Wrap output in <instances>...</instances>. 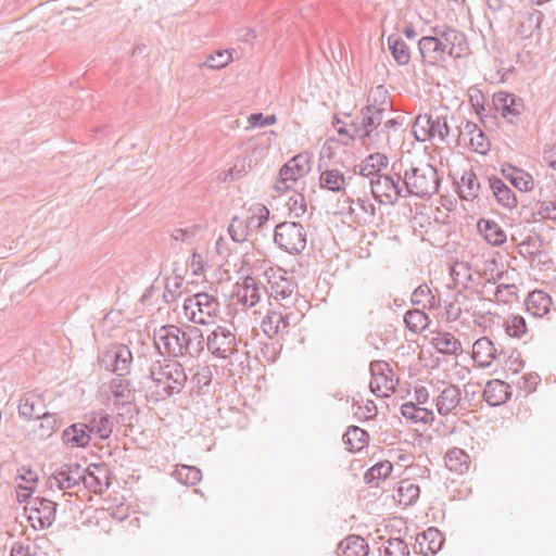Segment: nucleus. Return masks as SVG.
Returning <instances> with one entry per match:
<instances>
[{
  "label": "nucleus",
  "mask_w": 556,
  "mask_h": 556,
  "mask_svg": "<svg viewBox=\"0 0 556 556\" xmlns=\"http://www.w3.org/2000/svg\"><path fill=\"white\" fill-rule=\"evenodd\" d=\"M386 92L387 91L383 86H378L376 90L368 96L369 104H367L361 111V122L353 121L349 125L348 129L378 128L383 121L384 112L387 110L384 105L387 103L383 100L377 105V96L384 97Z\"/></svg>",
  "instance_id": "obj_6"
},
{
  "label": "nucleus",
  "mask_w": 556,
  "mask_h": 556,
  "mask_svg": "<svg viewBox=\"0 0 556 556\" xmlns=\"http://www.w3.org/2000/svg\"><path fill=\"white\" fill-rule=\"evenodd\" d=\"M85 477V468L77 463H62L50 473L47 486L50 490H67L80 484Z\"/></svg>",
  "instance_id": "obj_7"
},
{
  "label": "nucleus",
  "mask_w": 556,
  "mask_h": 556,
  "mask_svg": "<svg viewBox=\"0 0 556 556\" xmlns=\"http://www.w3.org/2000/svg\"><path fill=\"white\" fill-rule=\"evenodd\" d=\"M38 419H40V424L36 430V434L41 440L50 438L62 426V419L58 414L46 412Z\"/></svg>",
  "instance_id": "obj_42"
},
{
  "label": "nucleus",
  "mask_w": 556,
  "mask_h": 556,
  "mask_svg": "<svg viewBox=\"0 0 556 556\" xmlns=\"http://www.w3.org/2000/svg\"><path fill=\"white\" fill-rule=\"evenodd\" d=\"M392 469L393 466L390 462L378 463L365 472L364 479L371 486H378L379 481L389 477Z\"/></svg>",
  "instance_id": "obj_44"
},
{
  "label": "nucleus",
  "mask_w": 556,
  "mask_h": 556,
  "mask_svg": "<svg viewBox=\"0 0 556 556\" xmlns=\"http://www.w3.org/2000/svg\"><path fill=\"white\" fill-rule=\"evenodd\" d=\"M384 556H409L408 545L400 538H390L383 547Z\"/></svg>",
  "instance_id": "obj_56"
},
{
  "label": "nucleus",
  "mask_w": 556,
  "mask_h": 556,
  "mask_svg": "<svg viewBox=\"0 0 556 556\" xmlns=\"http://www.w3.org/2000/svg\"><path fill=\"white\" fill-rule=\"evenodd\" d=\"M231 60V54L228 51L217 50L211 53L201 66H206L212 70H219L226 66Z\"/></svg>",
  "instance_id": "obj_55"
},
{
  "label": "nucleus",
  "mask_w": 556,
  "mask_h": 556,
  "mask_svg": "<svg viewBox=\"0 0 556 556\" xmlns=\"http://www.w3.org/2000/svg\"><path fill=\"white\" fill-rule=\"evenodd\" d=\"M401 175H396V178L391 175L382 174L376 175L370 178V188L372 197L379 202L383 203V198L394 203L399 198H406L404 192V185L401 184Z\"/></svg>",
  "instance_id": "obj_9"
},
{
  "label": "nucleus",
  "mask_w": 556,
  "mask_h": 556,
  "mask_svg": "<svg viewBox=\"0 0 556 556\" xmlns=\"http://www.w3.org/2000/svg\"><path fill=\"white\" fill-rule=\"evenodd\" d=\"M115 405H126L134 400L131 382L123 377L113 378L109 383Z\"/></svg>",
  "instance_id": "obj_31"
},
{
  "label": "nucleus",
  "mask_w": 556,
  "mask_h": 556,
  "mask_svg": "<svg viewBox=\"0 0 556 556\" xmlns=\"http://www.w3.org/2000/svg\"><path fill=\"white\" fill-rule=\"evenodd\" d=\"M435 348L443 354H457L462 351L460 342L450 332H444L435 338Z\"/></svg>",
  "instance_id": "obj_47"
},
{
  "label": "nucleus",
  "mask_w": 556,
  "mask_h": 556,
  "mask_svg": "<svg viewBox=\"0 0 556 556\" xmlns=\"http://www.w3.org/2000/svg\"><path fill=\"white\" fill-rule=\"evenodd\" d=\"M238 296L240 299V302H242L244 305L249 307H253L260 302V286L253 277L248 276L244 278Z\"/></svg>",
  "instance_id": "obj_39"
},
{
  "label": "nucleus",
  "mask_w": 556,
  "mask_h": 556,
  "mask_svg": "<svg viewBox=\"0 0 556 556\" xmlns=\"http://www.w3.org/2000/svg\"><path fill=\"white\" fill-rule=\"evenodd\" d=\"M488 181L489 188L500 205L509 210L517 206L516 194L500 177H488Z\"/></svg>",
  "instance_id": "obj_20"
},
{
  "label": "nucleus",
  "mask_w": 556,
  "mask_h": 556,
  "mask_svg": "<svg viewBox=\"0 0 556 556\" xmlns=\"http://www.w3.org/2000/svg\"><path fill=\"white\" fill-rule=\"evenodd\" d=\"M544 20V14L536 10L532 9L521 15L520 24L518 27V34L523 38H531L534 35L540 37L541 35V24Z\"/></svg>",
  "instance_id": "obj_24"
},
{
  "label": "nucleus",
  "mask_w": 556,
  "mask_h": 556,
  "mask_svg": "<svg viewBox=\"0 0 556 556\" xmlns=\"http://www.w3.org/2000/svg\"><path fill=\"white\" fill-rule=\"evenodd\" d=\"M420 554L428 556L437 554L443 545V536L437 528H428L416 536Z\"/></svg>",
  "instance_id": "obj_22"
},
{
  "label": "nucleus",
  "mask_w": 556,
  "mask_h": 556,
  "mask_svg": "<svg viewBox=\"0 0 556 556\" xmlns=\"http://www.w3.org/2000/svg\"><path fill=\"white\" fill-rule=\"evenodd\" d=\"M352 176L345 177L338 169H327L320 174V187L331 192H341L352 180Z\"/></svg>",
  "instance_id": "obj_32"
},
{
  "label": "nucleus",
  "mask_w": 556,
  "mask_h": 556,
  "mask_svg": "<svg viewBox=\"0 0 556 556\" xmlns=\"http://www.w3.org/2000/svg\"><path fill=\"white\" fill-rule=\"evenodd\" d=\"M217 300L207 293L200 292L193 295V298L186 300L185 309L190 312V320L199 325H207L208 319L202 317L205 314L208 318H212L218 309Z\"/></svg>",
  "instance_id": "obj_13"
},
{
  "label": "nucleus",
  "mask_w": 556,
  "mask_h": 556,
  "mask_svg": "<svg viewBox=\"0 0 556 556\" xmlns=\"http://www.w3.org/2000/svg\"><path fill=\"white\" fill-rule=\"evenodd\" d=\"M290 213L295 217H301L306 212L307 205L303 194L296 193L289 199Z\"/></svg>",
  "instance_id": "obj_60"
},
{
  "label": "nucleus",
  "mask_w": 556,
  "mask_h": 556,
  "mask_svg": "<svg viewBox=\"0 0 556 556\" xmlns=\"http://www.w3.org/2000/svg\"><path fill=\"white\" fill-rule=\"evenodd\" d=\"M306 230L296 222H282L275 227L274 241L279 249L289 254H299L307 243Z\"/></svg>",
  "instance_id": "obj_5"
},
{
  "label": "nucleus",
  "mask_w": 556,
  "mask_h": 556,
  "mask_svg": "<svg viewBox=\"0 0 556 556\" xmlns=\"http://www.w3.org/2000/svg\"><path fill=\"white\" fill-rule=\"evenodd\" d=\"M277 122V117L274 114L264 115L263 113H252L249 116V123L252 127H265L274 125Z\"/></svg>",
  "instance_id": "obj_62"
},
{
  "label": "nucleus",
  "mask_w": 556,
  "mask_h": 556,
  "mask_svg": "<svg viewBox=\"0 0 556 556\" xmlns=\"http://www.w3.org/2000/svg\"><path fill=\"white\" fill-rule=\"evenodd\" d=\"M11 556H38V554L29 545L16 544L12 547Z\"/></svg>",
  "instance_id": "obj_64"
},
{
  "label": "nucleus",
  "mask_w": 556,
  "mask_h": 556,
  "mask_svg": "<svg viewBox=\"0 0 556 556\" xmlns=\"http://www.w3.org/2000/svg\"><path fill=\"white\" fill-rule=\"evenodd\" d=\"M100 362L117 377H125L130 372L132 353L126 344H113L103 352Z\"/></svg>",
  "instance_id": "obj_10"
},
{
  "label": "nucleus",
  "mask_w": 556,
  "mask_h": 556,
  "mask_svg": "<svg viewBox=\"0 0 556 556\" xmlns=\"http://www.w3.org/2000/svg\"><path fill=\"white\" fill-rule=\"evenodd\" d=\"M207 350L217 358H228L237 352V339L230 327L217 326L206 339Z\"/></svg>",
  "instance_id": "obj_11"
},
{
  "label": "nucleus",
  "mask_w": 556,
  "mask_h": 556,
  "mask_svg": "<svg viewBox=\"0 0 556 556\" xmlns=\"http://www.w3.org/2000/svg\"><path fill=\"white\" fill-rule=\"evenodd\" d=\"M397 493L401 501H404L407 505H412L418 500L420 489L419 485L412 483L408 480H403L400 482Z\"/></svg>",
  "instance_id": "obj_50"
},
{
  "label": "nucleus",
  "mask_w": 556,
  "mask_h": 556,
  "mask_svg": "<svg viewBox=\"0 0 556 556\" xmlns=\"http://www.w3.org/2000/svg\"><path fill=\"white\" fill-rule=\"evenodd\" d=\"M250 227L248 223L242 222L239 217L235 216L228 227L230 238L238 243L244 242L249 235Z\"/></svg>",
  "instance_id": "obj_53"
},
{
  "label": "nucleus",
  "mask_w": 556,
  "mask_h": 556,
  "mask_svg": "<svg viewBox=\"0 0 556 556\" xmlns=\"http://www.w3.org/2000/svg\"><path fill=\"white\" fill-rule=\"evenodd\" d=\"M505 331L509 337L520 338L527 331L526 319L520 315H510L505 321Z\"/></svg>",
  "instance_id": "obj_52"
},
{
  "label": "nucleus",
  "mask_w": 556,
  "mask_h": 556,
  "mask_svg": "<svg viewBox=\"0 0 556 556\" xmlns=\"http://www.w3.org/2000/svg\"><path fill=\"white\" fill-rule=\"evenodd\" d=\"M368 440V432L357 426H350L343 435L344 443L352 452L362 451L366 446Z\"/></svg>",
  "instance_id": "obj_41"
},
{
  "label": "nucleus",
  "mask_w": 556,
  "mask_h": 556,
  "mask_svg": "<svg viewBox=\"0 0 556 556\" xmlns=\"http://www.w3.org/2000/svg\"><path fill=\"white\" fill-rule=\"evenodd\" d=\"M467 146L471 151L484 155L490 151L491 143L484 131L480 129L476 134H471Z\"/></svg>",
  "instance_id": "obj_54"
},
{
  "label": "nucleus",
  "mask_w": 556,
  "mask_h": 556,
  "mask_svg": "<svg viewBox=\"0 0 556 556\" xmlns=\"http://www.w3.org/2000/svg\"><path fill=\"white\" fill-rule=\"evenodd\" d=\"M457 128L458 136L455 138V140L458 142L465 141L466 144L469 141L471 134H476L481 129L476 123L470 121H463L460 125L457 126Z\"/></svg>",
  "instance_id": "obj_58"
},
{
  "label": "nucleus",
  "mask_w": 556,
  "mask_h": 556,
  "mask_svg": "<svg viewBox=\"0 0 556 556\" xmlns=\"http://www.w3.org/2000/svg\"><path fill=\"white\" fill-rule=\"evenodd\" d=\"M174 476L179 483L186 485H195L202 479V472L199 468L187 465L177 468Z\"/></svg>",
  "instance_id": "obj_46"
},
{
  "label": "nucleus",
  "mask_w": 556,
  "mask_h": 556,
  "mask_svg": "<svg viewBox=\"0 0 556 556\" xmlns=\"http://www.w3.org/2000/svg\"><path fill=\"white\" fill-rule=\"evenodd\" d=\"M482 395L490 406L502 405L510 397L509 386L501 380H490Z\"/></svg>",
  "instance_id": "obj_27"
},
{
  "label": "nucleus",
  "mask_w": 556,
  "mask_h": 556,
  "mask_svg": "<svg viewBox=\"0 0 556 556\" xmlns=\"http://www.w3.org/2000/svg\"><path fill=\"white\" fill-rule=\"evenodd\" d=\"M338 134L340 136H344L345 140L343 144L349 146L355 139H358L361 144L365 147L367 150L370 149H379L380 143L382 141L381 135L383 130H379L378 128H367V129H348V128H338Z\"/></svg>",
  "instance_id": "obj_18"
},
{
  "label": "nucleus",
  "mask_w": 556,
  "mask_h": 556,
  "mask_svg": "<svg viewBox=\"0 0 556 556\" xmlns=\"http://www.w3.org/2000/svg\"><path fill=\"white\" fill-rule=\"evenodd\" d=\"M433 33L439 35L445 55L458 59L467 51V38L462 31L450 27H435Z\"/></svg>",
  "instance_id": "obj_16"
},
{
  "label": "nucleus",
  "mask_w": 556,
  "mask_h": 556,
  "mask_svg": "<svg viewBox=\"0 0 556 556\" xmlns=\"http://www.w3.org/2000/svg\"><path fill=\"white\" fill-rule=\"evenodd\" d=\"M413 134L420 142L438 139L441 143L450 144L456 138L451 132L447 114L440 111L418 114L413 125Z\"/></svg>",
  "instance_id": "obj_3"
},
{
  "label": "nucleus",
  "mask_w": 556,
  "mask_h": 556,
  "mask_svg": "<svg viewBox=\"0 0 556 556\" xmlns=\"http://www.w3.org/2000/svg\"><path fill=\"white\" fill-rule=\"evenodd\" d=\"M426 299H432V291L426 283H424L413 291L410 302L413 305H421L422 308H426Z\"/></svg>",
  "instance_id": "obj_57"
},
{
  "label": "nucleus",
  "mask_w": 556,
  "mask_h": 556,
  "mask_svg": "<svg viewBox=\"0 0 556 556\" xmlns=\"http://www.w3.org/2000/svg\"><path fill=\"white\" fill-rule=\"evenodd\" d=\"M517 293V287L515 285H498L495 289L494 296L497 302L508 303Z\"/></svg>",
  "instance_id": "obj_61"
},
{
  "label": "nucleus",
  "mask_w": 556,
  "mask_h": 556,
  "mask_svg": "<svg viewBox=\"0 0 556 556\" xmlns=\"http://www.w3.org/2000/svg\"><path fill=\"white\" fill-rule=\"evenodd\" d=\"M478 230L491 245L500 247L506 242V232L493 219L481 218L478 222Z\"/></svg>",
  "instance_id": "obj_29"
},
{
  "label": "nucleus",
  "mask_w": 556,
  "mask_h": 556,
  "mask_svg": "<svg viewBox=\"0 0 556 556\" xmlns=\"http://www.w3.org/2000/svg\"><path fill=\"white\" fill-rule=\"evenodd\" d=\"M403 185L406 198L408 195L431 197L439 191L440 178L438 170L430 163L412 166L404 173Z\"/></svg>",
  "instance_id": "obj_4"
},
{
  "label": "nucleus",
  "mask_w": 556,
  "mask_h": 556,
  "mask_svg": "<svg viewBox=\"0 0 556 556\" xmlns=\"http://www.w3.org/2000/svg\"><path fill=\"white\" fill-rule=\"evenodd\" d=\"M350 210L354 213L356 208L362 212L361 219L364 223H371L376 215V206L366 199L351 200Z\"/></svg>",
  "instance_id": "obj_49"
},
{
  "label": "nucleus",
  "mask_w": 556,
  "mask_h": 556,
  "mask_svg": "<svg viewBox=\"0 0 556 556\" xmlns=\"http://www.w3.org/2000/svg\"><path fill=\"white\" fill-rule=\"evenodd\" d=\"M289 318V314H274L273 316L267 317V320L263 321L264 332L271 336L270 332L276 334L280 331H287L290 325Z\"/></svg>",
  "instance_id": "obj_48"
},
{
  "label": "nucleus",
  "mask_w": 556,
  "mask_h": 556,
  "mask_svg": "<svg viewBox=\"0 0 556 556\" xmlns=\"http://www.w3.org/2000/svg\"><path fill=\"white\" fill-rule=\"evenodd\" d=\"M389 159L383 153H371L367 155L359 165L354 167V174L363 177L381 175L380 172L388 167Z\"/></svg>",
  "instance_id": "obj_21"
},
{
  "label": "nucleus",
  "mask_w": 556,
  "mask_h": 556,
  "mask_svg": "<svg viewBox=\"0 0 556 556\" xmlns=\"http://www.w3.org/2000/svg\"><path fill=\"white\" fill-rule=\"evenodd\" d=\"M309 172V159L307 155L298 154L286 163L279 170L275 189L278 192H283L291 189L289 182H295L299 178L303 177Z\"/></svg>",
  "instance_id": "obj_12"
},
{
  "label": "nucleus",
  "mask_w": 556,
  "mask_h": 556,
  "mask_svg": "<svg viewBox=\"0 0 556 556\" xmlns=\"http://www.w3.org/2000/svg\"><path fill=\"white\" fill-rule=\"evenodd\" d=\"M460 298L465 299V295L462 292L455 294L454 301L445 303V309L447 314V318L452 320H456L459 318L462 314V308L458 304H460Z\"/></svg>",
  "instance_id": "obj_63"
},
{
  "label": "nucleus",
  "mask_w": 556,
  "mask_h": 556,
  "mask_svg": "<svg viewBox=\"0 0 556 556\" xmlns=\"http://www.w3.org/2000/svg\"><path fill=\"white\" fill-rule=\"evenodd\" d=\"M462 405V391L455 384L446 386L435 400L437 410L441 416H447Z\"/></svg>",
  "instance_id": "obj_19"
},
{
  "label": "nucleus",
  "mask_w": 556,
  "mask_h": 556,
  "mask_svg": "<svg viewBox=\"0 0 556 556\" xmlns=\"http://www.w3.org/2000/svg\"><path fill=\"white\" fill-rule=\"evenodd\" d=\"M387 42L394 61L401 66L407 65L410 61V50L406 42L395 34L390 35Z\"/></svg>",
  "instance_id": "obj_38"
},
{
  "label": "nucleus",
  "mask_w": 556,
  "mask_h": 556,
  "mask_svg": "<svg viewBox=\"0 0 556 556\" xmlns=\"http://www.w3.org/2000/svg\"><path fill=\"white\" fill-rule=\"evenodd\" d=\"M249 213L250 216L248 217L247 223L251 230L262 228L270 215L268 207L262 203H255L251 205Z\"/></svg>",
  "instance_id": "obj_43"
},
{
  "label": "nucleus",
  "mask_w": 556,
  "mask_h": 556,
  "mask_svg": "<svg viewBox=\"0 0 556 556\" xmlns=\"http://www.w3.org/2000/svg\"><path fill=\"white\" fill-rule=\"evenodd\" d=\"M536 215L542 219L552 220L556 224V201H542L538 205Z\"/></svg>",
  "instance_id": "obj_59"
},
{
  "label": "nucleus",
  "mask_w": 556,
  "mask_h": 556,
  "mask_svg": "<svg viewBox=\"0 0 556 556\" xmlns=\"http://www.w3.org/2000/svg\"><path fill=\"white\" fill-rule=\"evenodd\" d=\"M418 51L425 64L435 66L445 61L444 48L439 35L424 36L418 40Z\"/></svg>",
  "instance_id": "obj_17"
},
{
  "label": "nucleus",
  "mask_w": 556,
  "mask_h": 556,
  "mask_svg": "<svg viewBox=\"0 0 556 556\" xmlns=\"http://www.w3.org/2000/svg\"><path fill=\"white\" fill-rule=\"evenodd\" d=\"M481 189L480 181L472 170H465L458 182V194L460 199L472 201L479 195Z\"/></svg>",
  "instance_id": "obj_33"
},
{
  "label": "nucleus",
  "mask_w": 556,
  "mask_h": 556,
  "mask_svg": "<svg viewBox=\"0 0 556 556\" xmlns=\"http://www.w3.org/2000/svg\"><path fill=\"white\" fill-rule=\"evenodd\" d=\"M153 340L159 352L172 358H198L205 344L203 332L197 326L180 328L176 325H165L154 332Z\"/></svg>",
  "instance_id": "obj_1"
},
{
  "label": "nucleus",
  "mask_w": 556,
  "mask_h": 556,
  "mask_svg": "<svg viewBox=\"0 0 556 556\" xmlns=\"http://www.w3.org/2000/svg\"><path fill=\"white\" fill-rule=\"evenodd\" d=\"M339 556H367L368 544L364 538L351 534L338 544Z\"/></svg>",
  "instance_id": "obj_30"
},
{
  "label": "nucleus",
  "mask_w": 556,
  "mask_h": 556,
  "mask_svg": "<svg viewBox=\"0 0 556 556\" xmlns=\"http://www.w3.org/2000/svg\"><path fill=\"white\" fill-rule=\"evenodd\" d=\"M444 460L446 468L458 475H463L469 469L470 457L462 448L453 447L448 450L445 454Z\"/></svg>",
  "instance_id": "obj_35"
},
{
  "label": "nucleus",
  "mask_w": 556,
  "mask_h": 556,
  "mask_svg": "<svg viewBox=\"0 0 556 556\" xmlns=\"http://www.w3.org/2000/svg\"><path fill=\"white\" fill-rule=\"evenodd\" d=\"M80 483L94 493H102L110 485L108 481L103 483L101 477L96 473L94 470H90V468H85V477L81 479Z\"/></svg>",
  "instance_id": "obj_51"
},
{
  "label": "nucleus",
  "mask_w": 556,
  "mask_h": 556,
  "mask_svg": "<svg viewBox=\"0 0 556 556\" xmlns=\"http://www.w3.org/2000/svg\"><path fill=\"white\" fill-rule=\"evenodd\" d=\"M552 303L551 296L541 290L529 293L526 299L527 311L533 316H543L548 313Z\"/></svg>",
  "instance_id": "obj_36"
},
{
  "label": "nucleus",
  "mask_w": 556,
  "mask_h": 556,
  "mask_svg": "<svg viewBox=\"0 0 556 556\" xmlns=\"http://www.w3.org/2000/svg\"><path fill=\"white\" fill-rule=\"evenodd\" d=\"M86 424L89 428L90 434H94L101 440H108L112 434V418L103 410L92 413Z\"/></svg>",
  "instance_id": "obj_25"
},
{
  "label": "nucleus",
  "mask_w": 556,
  "mask_h": 556,
  "mask_svg": "<svg viewBox=\"0 0 556 556\" xmlns=\"http://www.w3.org/2000/svg\"><path fill=\"white\" fill-rule=\"evenodd\" d=\"M496 352L493 342L486 337L476 340L472 345V358L482 368L492 364L496 357Z\"/></svg>",
  "instance_id": "obj_26"
},
{
  "label": "nucleus",
  "mask_w": 556,
  "mask_h": 556,
  "mask_svg": "<svg viewBox=\"0 0 556 556\" xmlns=\"http://www.w3.org/2000/svg\"><path fill=\"white\" fill-rule=\"evenodd\" d=\"M58 504L46 497L37 496L28 501L25 511L34 529H47L55 520Z\"/></svg>",
  "instance_id": "obj_8"
},
{
  "label": "nucleus",
  "mask_w": 556,
  "mask_h": 556,
  "mask_svg": "<svg viewBox=\"0 0 556 556\" xmlns=\"http://www.w3.org/2000/svg\"><path fill=\"white\" fill-rule=\"evenodd\" d=\"M266 292L269 298L279 302L286 308L292 306L296 299L292 283L281 274V270L274 271L268 276Z\"/></svg>",
  "instance_id": "obj_14"
},
{
  "label": "nucleus",
  "mask_w": 556,
  "mask_h": 556,
  "mask_svg": "<svg viewBox=\"0 0 556 556\" xmlns=\"http://www.w3.org/2000/svg\"><path fill=\"white\" fill-rule=\"evenodd\" d=\"M502 174L519 191L527 192L533 189L532 176L513 165L503 166Z\"/></svg>",
  "instance_id": "obj_34"
},
{
  "label": "nucleus",
  "mask_w": 556,
  "mask_h": 556,
  "mask_svg": "<svg viewBox=\"0 0 556 556\" xmlns=\"http://www.w3.org/2000/svg\"><path fill=\"white\" fill-rule=\"evenodd\" d=\"M369 369H370L371 376L374 377V379L370 381V389L374 393H376L377 390H380V387H381L380 382H379L378 378H376V376H380V378L383 380V387L386 388V390L393 391L395 389L393 379L389 378L384 374L386 370L391 372V370L389 368V364L387 362L374 361L370 363Z\"/></svg>",
  "instance_id": "obj_37"
},
{
  "label": "nucleus",
  "mask_w": 556,
  "mask_h": 556,
  "mask_svg": "<svg viewBox=\"0 0 556 556\" xmlns=\"http://www.w3.org/2000/svg\"><path fill=\"white\" fill-rule=\"evenodd\" d=\"M401 414L415 424H430L434 420V414L431 409L417 406L414 402H406L401 406Z\"/></svg>",
  "instance_id": "obj_40"
},
{
  "label": "nucleus",
  "mask_w": 556,
  "mask_h": 556,
  "mask_svg": "<svg viewBox=\"0 0 556 556\" xmlns=\"http://www.w3.org/2000/svg\"><path fill=\"white\" fill-rule=\"evenodd\" d=\"M62 440L72 447H85L91 440V434L86 422H77L68 426L62 433Z\"/></svg>",
  "instance_id": "obj_23"
},
{
  "label": "nucleus",
  "mask_w": 556,
  "mask_h": 556,
  "mask_svg": "<svg viewBox=\"0 0 556 556\" xmlns=\"http://www.w3.org/2000/svg\"><path fill=\"white\" fill-rule=\"evenodd\" d=\"M404 321L410 331L418 333L427 328L429 317L424 311L413 309L405 314Z\"/></svg>",
  "instance_id": "obj_45"
},
{
  "label": "nucleus",
  "mask_w": 556,
  "mask_h": 556,
  "mask_svg": "<svg viewBox=\"0 0 556 556\" xmlns=\"http://www.w3.org/2000/svg\"><path fill=\"white\" fill-rule=\"evenodd\" d=\"M494 109L509 123L516 124L517 118L525 110L521 98L507 91H497L492 97Z\"/></svg>",
  "instance_id": "obj_15"
},
{
  "label": "nucleus",
  "mask_w": 556,
  "mask_h": 556,
  "mask_svg": "<svg viewBox=\"0 0 556 556\" xmlns=\"http://www.w3.org/2000/svg\"><path fill=\"white\" fill-rule=\"evenodd\" d=\"M43 409V401L38 394L26 393L20 401L18 414L25 419H38L46 413Z\"/></svg>",
  "instance_id": "obj_28"
},
{
  "label": "nucleus",
  "mask_w": 556,
  "mask_h": 556,
  "mask_svg": "<svg viewBox=\"0 0 556 556\" xmlns=\"http://www.w3.org/2000/svg\"><path fill=\"white\" fill-rule=\"evenodd\" d=\"M148 401L157 403L179 394L188 381L185 367L176 359L155 362L144 378Z\"/></svg>",
  "instance_id": "obj_2"
}]
</instances>
